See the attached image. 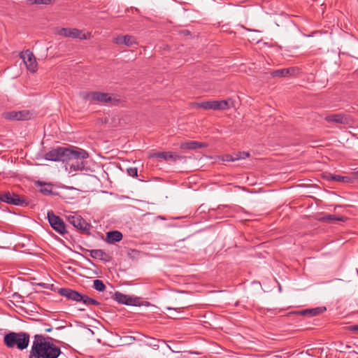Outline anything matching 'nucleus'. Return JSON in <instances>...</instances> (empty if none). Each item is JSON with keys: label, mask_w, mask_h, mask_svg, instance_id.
<instances>
[{"label": "nucleus", "mask_w": 358, "mask_h": 358, "mask_svg": "<svg viewBox=\"0 0 358 358\" xmlns=\"http://www.w3.org/2000/svg\"><path fill=\"white\" fill-rule=\"evenodd\" d=\"M55 341L50 336L34 335L29 358H58L62 352L61 348L54 343Z\"/></svg>", "instance_id": "nucleus-1"}, {"label": "nucleus", "mask_w": 358, "mask_h": 358, "mask_svg": "<svg viewBox=\"0 0 358 358\" xmlns=\"http://www.w3.org/2000/svg\"><path fill=\"white\" fill-rule=\"evenodd\" d=\"M71 154L68 155L65 161L66 170L69 173L78 171H87L85 160L88 158V153L85 150L77 148L71 149Z\"/></svg>", "instance_id": "nucleus-2"}, {"label": "nucleus", "mask_w": 358, "mask_h": 358, "mask_svg": "<svg viewBox=\"0 0 358 358\" xmlns=\"http://www.w3.org/2000/svg\"><path fill=\"white\" fill-rule=\"evenodd\" d=\"M30 342V335L27 332L10 331L3 336V343L8 348H17L24 350L27 348Z\"/></svg>", "instance_id": "nucleus-3"}, {"label": "nucleus", "mask_w": 358, "mask_h": 358, "mask_svg": "<svg viewBox=\"0 0 358 358\" xmlns=\"http://www.w3.org/2000/svg\"><path fill=\"white\" fill-rule=\"evenodd\" d=\"M81 96L83 99L90 101L98 103H115L117 101L108 93L99 92H83L81 93Z\"/></svg>", "instance_id": "nucleus-4"}, {"label": "nucleus", "mask_w": 358, "mask_h": 358, "mask_svg": "<svg viewBox=\"0 0 358 358\" xmlns=\"http://www.w3.org/2000/svg\"><path fill=\"white\" fill-rule=\"evenodd\" d=\"M71 149L65 147H57L45 154L44 158L48 161L65 162L68 155H71Z\"/></svg>", "instance_id": "nucleus-5"}, {"label": "nucleus", "mask_w": 358, "mask_h": 358, "mask_svg": "<svg viewBox=\"0 0 358 358\" xmlns=\"http://www.w3.org/2000/svg\"><path fill=\"white\" fill-rule=\"evenodd\" d=\"M193 106L194 108L214 110H226L229 108V103L226 100L196 102L193 103Z\"/></svg>", "instance_id": "nucleus-6"}, {"label": "nucleus", "mask_w": 358, "mask_h": 358, "mask_svg": "<svg viewBox=\"0 0 358 358\" xmlns=\"http://www.w3.org/2000/svg\"><path fill=\"white\" fill-rule=\"evenodd\" d=\"M47 217L50 226L56 231L60 234H64L67 232L65 223L60 217L56 215L52 211H48Z\"/></svg>", "instance_id": "nucleus-7"}, {"label": "nucleus", "mask_w": 358, "mask_h": 358, "mask_svg": "<svg viewBox=\"0 0 358 358\" xmlns=\"http://www.w3.org/2000/svg\"><path fill=\"white\" fill-rule=\"evenodd\" d=\"M68 222L75 228L84 233H88L90 224H88L80 215L78 214L69 215L66 217Z\"/></svg>", "instance_id": "nucleus-8"}, {"label": "nucleus", "mask_w": 358, "mask_h": 358, "mask_svg": "<svg viewBox=\"0 0 358 358\" xmlns=\"http://www.w3.org/2000/svg\"><path fill=\"white\" fill-rule=\"evenodd\" d=\"M20 57L26 65L27 70L32 73H35L37 71L38 65L36 59L29 50L20 52Z\"/></svg>", "instance_id": "nucleus-9"}, {"label": "nucleus", "mask_w": 358, "mask_h": 358, "mask_svg": "<svg viewBox=\"0 0 358 358\" xmlns=\"http://www.w3.org/2000/svg\"><path fill=\"white\" fill-rule=\"evenodd\" d=\"M0 199L3 202L15 206H25L28 204L24 199H20L17 194L14 193H3L1 194Z\"/></svg>", "instance_id": "nucleus-10"}, {"label": "nucleus", "mask_w": 358, "mask_h": 358, "mask_svg": "<svg viewBox=\"0 0 358 358\" xmlns=\"http://www.w3.org/2000/svg\"><path fill=\"white\" fill-rule=\"evenodd\" d=\"M59 34L64 37L79 38L80 40L87 39L89 35V34L84 33L79 29L69 28H62L59 31Z\"/></svg>", "instance_id": "nucleus-11"}, {"label": "nucleus", "mask_w": 358, "mask_h": 358, "mask_svg": "<svg viewBox=\"0 0 358 358\" xmlns=\"http://www.w3.org/2000/svg\"><path fill=\"white\" fill-rule=\"evenodd\" d=\"M325 120L328 122H335L343 125H350L352 123V118L345 114H331L325 117Z\"/></svg>", "instance_id": "nucleus-12"}, {"label": "nucleus", "mask_w": 358, "mask_h": 358, "mask_svg": "<svg viewBox=\"0 0 358 358\" xmlns=\"http://www.w3.org/2000/svg\"><path fill=\"white\" fill-rule=\"evenodd\" d=\"M114 299L120 303L127 306H139V299L137 297H132L119 292H116L114 294Z\"/></svg>", "instance_id": "nucleus-13"}, {"label": "nucleus", "mask_w": 358, "mask_h": 358, "mask_svg": "<svg viewBox=\"0 0 358 358\" xmlns=\"http://www.w3.org/2000/svg\"><path fill=\"white\" fill-rule=\"evenodd\" d=\"M150 157L161 158V159H164L166 162H169V161L176 162L178 160H180V159H182L185 158V157L178 155L172 152H155L150 155Z\"/></svg>", "instance_id": "nucleus-14"}, {"label": "nucleus", "mask_w": 358, "mask_h": 358, "mask_svg": "<svg viewBox=\"0 0 358 358\" xmlns=\"http://www.w3.org/2000/svg\"><path fill=\"white\" fill-rule=\"evenodd\" d=\"M4 118L10 120H27L29 113L27 111H10L3 113Z\"/></svg>", "instance_id": "nucleus-15"}, {"label": "nucleus", "mask_w": 358, "mask_h": 358, "mask_svg": "<svg viewBox=\"0 0 358 358\" xmlns=\"http://www.w3.org/2000/svg\"><path fill=\"white\" fill-rule=\"evenodd\" d=\"M58 294L62 296L66 297L69 300L78 302L80 293L78 292L69 289V288H60L58 290Z\"/></svg>", "instance_id": "nucleus-16"}, {"label": "nucleus", "mask_w": 358, "mask_h": 358, "mask_svg": "<svg viewBox=\"0 0 358 358\" xmlns=\"http://www.w3.org/2000/svg\"><path fill=\"white\" fill-rule=\"evenodd\" d=\"M113 42L117 45L124 44L127 47L137 44L136 38L129 35L118 36L113 38Z\"/></svg>", "instance_id": "nucleus-17"}, {"label": "nucleus", "mask_w": 358, "mask_h": 358, "mask_svg": "<svg viewBox=\"0 0 358 358\" xmlns=\"http://www.w3.org/2000/svg\"><path fill=\"white\" fill-rule=\"evenodd\" d=\"M122 239V234L119 231H111L106 233V242L109 244H113Z\"/></svg>", "instance_id": "nucleus-18"}, {"label": "nucleus", "mask_w": 358, "mask_h": 358, "mask_svg": "<svg viewBox=\"0 0 358 358\" xmlns=\"http://www.w3.org/2000/svg\"><path fill=\"white\" fill-rule=\"evenodd\" d=\"M90 257L94 259H98L104 262L110 260V256L103 250L96 249L90 250Z\"/></svg>", "instance_id": "nucleus-19"}, {"label": "nucleus", "mask_w": 358, "mask_h": 358, "mask_svg": "<svg viewBox=\"0 0 358 358\" xmlns=\"http://www.w3.org/2000/svg\"><path fill=\"white\" fill-rule=\"evenodd\" d=\"M324 310H326L325 307H318L315 308L306 309L301 311H298L296 313L304 316H315L322 313Z\"/></svg>", "instance_id": "nucleus-20"}, {"label": "nucleus", "mask_w": 358, "mask_h": 358, "mask_svg": "<svg viewBox=\"0 0 358 358\" xmlns=\"http://www.w3.org/2000/svg\"><path fill=\"white\" fill-rule=\"evenodd\" d=\"M206 147V144L198 141H187L181 143L180 148L184 150H196Z\"/></svg>", "instance_id": "nucleus-21"}, {"label": "nucleus", "mask_w": 358, "mask_h": 358, "mask_svg": "<svg viewBox=\"0 0 358 358\" xmlns=\"http://www.w3.org/2000/svg\"><path fill=\"white\" fill-rule=\"evenodd\" d=\"M78 302H82L83 304H85L87 306H92H92L100 305V302H99L98 301L89 297L87 295L82 294H80V295Z\"/></svg>", "instance_id": "nucleus-22"}, {"label": "nucleus", "mask_w": 358, "mask_h": 358, "mask_svg": "<svg viewBox=\"0 0 358 358\" xmlns=\"http://www.w3.org/2000/svg\"><path fill=\"white\" fill-rule=\"evenodd\" d=\"M294 69L293 68L282 69L273 71L271 76L273 77H286L292 74Z\"/></svg>", "instance_id": "nucleus-23"}, {"label": "nucleus", "mask_w": 358, "mask_h": 358, "mask_svg": "<svg viewBox=\"0 0 358 358\" xmlns=\"http://www.w3.org/2000/svg\"><path fill=\"white\" fill-rule=\"evenodd\" d=\"M159 343H165V341L162 340H157L152 338H148V341L145 342V345L149 347H152L155 350H157L159 348Z\"/></svg>", "instance_id": "nucleus-24"}, {"label": "nucleus", "mask_w": 358, "mask_h": 358, "mask_svg": "<svg viewBox=\"0 0 358 358\" xmlns=\"http://www.w3.org/2000/svg\"><path fill=\"white\" fill-rule=\"evenodd\" d=\"M322 220L324 221H327V222H336V221L344 222L345 220V217H344L343 216H337L335 215H325L324 217H323Z\"/></svg>", "instance_id": "nucleus-25"}, {"label": "nucleus", "mask_w": 358, "mask_h": 358, "mask_svg": "<svg viewBox=\"0 0 358 358\" xmlns=\"http://www.w3.org/2000/svg\"><path fill=\"white\" fill-rule=\"evenodd\" d=\"M329 179L336 182H348L350 181V178L347 176H342L340 175H330Z\"/></svg>", "instance_id": "nucleus-26"}, {"label": "nucleus", "mask_w": 358, "mask_h": 358, "mask_svg": "<svg viewBox=\"0 0 358 358\" xmlns=\"http://www.w3.org/2000/svg\"><path fill=\"white\" fill-rule=\"evenodd\" d=\"M93 287L96 291H99V292H103L106 289V286H105L104 283L103 282V281L101 280H98V279L94 280Z\"/></svg>", "instance_id": "nucleus-27"}, {"label": "nucleus", "mask_w": 358, "mask_h": 358, "mask_svg": "<svg viewBox=\"0 0 358 358\" xmlns=\"http://www.w3.org/2000/svg\"><path fill=\"white\" fill-rule=\"evenodd\" d=\"M127 172L129 176L132 177H137L138 169L136 167H130L127 169Z\"/></svg>", "instance_id": "nucleus-28"}, {"label": "nucleus", "mask_w": 358, "mask_h": 358, "mask_svg": "<svg viewBox=\"0 0 358 358\" xmlns=\"http://www.w3.org/2000/svg\"><path fill=\"white\" fill-rule=\"evenodd\" d=\"M40 192L45 195H49L52 193V189L50 186L44 185L41 189Z\"/></svg>", "instance_id": "nucleus-29"}, {"label": "nucleus", "mask_w": 358, "mask_h": 358, "mask_svg": "<svg viewBox=\"0 0 358 358\" xmlns=\"http://www.w3.org/2000/svg\"><path fill=\"white\" fill-rule=\"evenodd\" d=\"M249 153L246 152H240L239 154L236 155V159H245L246 157H249Z\"/></svg>", "instance_id": "nucleus-30"}, {"label": "nucleus", "mask_w": 358, "mask_h": 358, "mask_svg": "<svg viewBox=\"0 0 358 358\" xmlns=\"http://www.w3.org/2000/svg\"><path fill=\"white\" fill-rule=\"evenodd\" d=\"M348 330L355 333L358 332V324L357 325H351L348 327Z\"/></svg>", "instance_id": "nucleus-31"}, {"label": "nucleus", "mask_w": 358, "mask_h": 358, "mask_svg": "<svg viewBox=\"0 0 358 358\" xmlns=\"http://www.w3.org/2000/svg\"><path fill=\"white\" fill-rule=\"evenodd\" d=\"M224 160L227 162H233L237 159H236V157H232L231 155H227L226 159Z\"/></svg>", "instance_id": "nucleus-32"}, {"label": "nucleus", "mask_w": 358, "mask_h": 358, "mask_svg": "<svg viewBox=\"0 0 358 358\" xmlns=\"http://www.w3.org/2000/svg\"><path fill=\"white\" fill-rule=\"evenodd\" d=\"M52 330V327H49V328H46V329H45V330H44V331H45V332H50Z\"/></svg>", "instance_id": "nucleus-33"}, {"label": "nucleus", "mask_w": 358, "mask_h": 358, "mask_svg": "<svg viewBox=\"0 0 358 358\" xmlns=\"http://www.w3.org/2000/svg\"><path fill=\"white\" fill-rule=\"evenodd\" d=\"M166 308L167 310H176L175 308H171V307H166Z\"/></svg>", "instance_id": "nucleus-34"}, {"label": "nucleus", "mask_w": 358, "mask_h": 358, "mask_svg": "<svg viewBox=\"0 0 358 358\" xmlns=\"http://www.w3.org/2000/svg\"><path fill=\"white\" fill-rule=\"evenodd\" d=\"M357 127H358V125H357Z\"/></svg>", "instance_id": "nucleus-35"}]
</instances>
